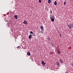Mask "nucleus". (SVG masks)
Listing matches in <instances>:
<instances>
[{
  "label": "nucleus",
  "instance_id": "1",
  "mask_svg": "<svg viewBox=\"0 0 73 73\" xmlns=\"http://www.w3.org/2000/svg\"><path fill=\"white\" fill-rule=\"evenodd\" d=\"M60 62H61L62 64L63 61H64V60H62V59H60L59 60Z\"/></svg>",
  "mask_w": 73,
  "mask_h": 73
},
{
  "label": "nucleus",
  "instance_id": "2",
  "mask_svg": "<svg viewBox=\"0 0 73 73\" xmlns=\"http://www.w3.org/2000/svg\"><path fill=\"white\" fill-rule=\"evenodd\" d=\"M23 23L24 24H25V25H27V24L28 23L27 21H24Z\"/></svg>",
  "mask_w": 73,
  "mask_h": 73
},
{
  "label": "nucleus",
  "instance_id": "3",
  "mask_svg": "<svg viewBox=\"0 0 73 73\" xmlns=\"http://www.w3.org/2000/svg\"><path fill=\"white\" fill-rule=\"evenodd\" d=\"M52 18V17H51L50 18V19L51 20V21H52V22H53V21H54V18Z\"/></svg>",
  "mask_w": 73,
  "mask_h": 73
},
{
  "label": "nucleus",
  "instance_id": "4",
  "mask_svg": "<svg viewBox=\"0 0 73 73\" xmlns=\"http://www.w3.org/2000/svg\"><path fill=\"white\" fill-rule=\"evenodd\" d=\"M68 27H69V28H70V29H72V27L71 26V25L70 24H69L68 25Z\"/></svg>",
  "mask_w": 73,
  "mask_h": 73
},
{
  "label": "nucleus",
  "instance_id": "5",
  "mask_svg": "<svg viewBox=\"0 0 73 73\" xmlns=\"http://www.w3.org/2000/svg\"><path fill=\"white\" fill-rule=\"evenodd\" d=\"M41 64H42L43 65H45V62H44V61H42Z\"/></svg>",
  "mask_w": 73,
  "mask_h": 73
},
{
  "label": "nucleus",
  "instance_id": "6",
  "mask_svg": "<svg viewBox=\"0 0 73 73\" xmlns=\"http://www.w3.org/2000/svg\"><path fill=\"white\" fill-rule=\"evenodd\" d=\"M27 54L28 56H31V53L29 52H27Z\"/></svg>",
  "mask_w": 73,
  "mask_h": 73
},
{
  "label": "nucleus",
  "instance_id": "7",
  "mask_svg": "<svg viewBox=\"0 0 73 73\" xmlns=\"http://www.w3.org/2000/svg\"><path fill=\"white\" fill-rule=\"evenodd\" d=\"M14 17L16 19H17V15H15L14 16Z\"/></svg>",
  "mask_w": 73,
  "mask_h": 73
},
{
  "label": "nucleus",
  "instance_id": "8",
  "mask_svg": "<svg viewBox=\"0 0 73 73\" xmlns=\"http://www.w3.org/2000/svg\"><path fill=\"white\" fill-rule=\"evenodd\" d=\"M43 28H44V27L42 26H41L40 27V28L42 30H43Z\"/></svg>",
  "mask_w": 73,
  "mask_h": 73
},
{
  "label": "nucleus",
  "instance_id": "9",
  "mask_svg": "<svg viewBox=\"0 0 73 73\" xmlns=\"http://www.w3.org/2000/svg\"><path fill=\"white\" fill-rule=\"evenodd\" d=\"M32 38V36L31 35H29V39H30L31 38Z\"/></svg>",
  "mask_w": 73,
  "mask_h": 73
},
{
  "label": "nucleus",
  "instance_id": "10",
  "mask_svg": "<svg viewBox=\"0 0 73 73\" xmlns=\"http://www.w3.org/2000/svg\"><path fill=\"white\" fill-rule=\"evenodd\" d=\"M56 64L58 66H60V63H59V62H57L56 63Z\"/></svg>",
  "mask_w": 73,
  "mask_h": 73
},
{
  "label": "nucleus",
  "instance_id": "11",
  "mask_svg": "<svg viewBox=\"0 0 73 73\" xmlns=\"http://www.w3.org/2000/svg\"><path fill=\"white\" fill-rule=\"evenodd\" d=\"M54 4L55 5H57V1H55L54 2Z\"/></svg>",
  "mask_w": 73,
  "mask_h": 73
},
{
  "label": "nucleus",
  "instance_id": "12",
  "mask_svg": "<svg viewBox=\"0 0 73 73\" xmlns=\"http://www.w3.org/2000/svg\"><path fill=\"white\" fill-rule=\"evenodd\" d=\"M48 3H49V4H50V3H51V1L50 0H48Z\"/></svg>",
  "mask_w": 73,
  "mask_h": 73
},
{
  "label": "nucleus",
  "instance_id": "13",
  "mask_svg": "<svg viewBox=\"0 0 73 73\" xmlns=\"http://www.w3.org/2000/svg\"><path fill=\"white\" fill-rule=\"evenodd\" d=\"M58 54H60V52L59 51H58Z\"/></svg>",
  "mask_w": 73,
  "mask_h": 73
},
{
  "label": "nucleus",
  "instance_id": "14",
  "mask_svg": "<svg viewBox=\"0 0 73 73\" xmlns=\"http://www.w3.org/2000/svg\"><path fill=\"white\" fill-rule=\"evenodd\" d=\"M30 33H31V34H33V32H32V31H31L30 32Z\"/></svg>",
  "mask_w": 73,
  "mask_h": 73
},
{
  "label": "nucleus",
  "instance_id": "15",
  "mask_svg": "<svg viewBox=\"0 0 73 73\" xmlns=\"http://www.w3.org/2000/svg\"><path fill=\"white\" fill-rule=\"evenodd\" d=\"M39 3H41V0H39Z\"/></svg>",
  "mask_w": 73,
  "mask_h": 73
},
{
  "label": "nucleus",
  "instance_id": "16",
  "mask_svg": "<svg viewBox=\"0 0 73 73\" xmlns=\"http://www.w3.org/2000/svg\"><path fill=\"white\" fill-rule=\"evenodd\" d=\"M64 5H66V2H64Z\"/></svg>",
  "mask_w": 73,
  "mask_h": 73
},
{
  "label": "nucleus",
  "instance_id": "17",
  "mask_svg": "<svg viewBox=\"0 0 73 73\" xmlns=\"http://www.w3.org/2000/svg\"><path fill=\"white\" fill-rule=\"evenodd\" d=\"M52 47H54V44H52Z\"/></svg>",
  "mask_w": 73,
  "mask_h": 73
},
{
  "label": "nucleus",
  "instance_id": "18",
  "mask_svg": "<svg viewBox=\"0 0 73 73\" xmlns=\"http://www.w3.org/2000/svg\"><path fill=\"white\" fill-rule=\"evenodd\" d=\"M53 12H52V11H50V13H52Z\"/></svg>",
  "mask_w": 73,
  "mask_h": 73
},
{
  "label": "nucleus",
  "instance_id": "19",
  "mask_svg": "<svg viewBox=\"0 0 73 73\" xmlns=\"http://www.w3.org/2000/svg\"><path fill=\"white\" fill-rule=\"evenodd\" d=\"M71 27H73V24L72 25H71Z\"/></svg>",
  "mask_w": 73,
  "mask_h": 73
},
{
  "label": "nucleus",
  "instance_id": "20",
  "mask_svg": "<svg viewBox=\"0 0 73 73\" xmlns=\"http://www.w3.org/2000/svg\"><path fill=\"white\" fill-rule=\"evenodd\" d=\"M19 47H20V46H18L17 47V49H18V48H19Z\"/></svg>",
  "mask_w": 73,
  "mask_h": 73
},
{
  "label": "nucleus",
  "instance_id": "21",
  "mask_svg": "<svg viewBox=\"0 0 73 73\" xmlns=\"http://www.w3.org/2000/svg\"><path fill=\"white\" fill-rule=\"evenodd\" d=\"M48 40H49L50 39V38H48Z\"/></svg>",
  "mask_w": 73,
  "mask_h": 73
},
{
  "label": "nucleus",
  "instance_id": "22",
  "mask_svg": "<svg viewBox=\"0 0 73 73\" xmlns=\"http://www.w3.org/2000/svg\"><path fill=\"white\" fill-rule=\"evenodd\" d=\"M71 65H72V66H73V64H71Z\"/></svg>",
  "mask_w": 73,
  "mask_h": 73
},
{
  "label": "nucleus",
  "instance_id": "23",
  "mask_svg": "<svg viewBox=\"0 0 73 73\" xmlns=\"http://www.w3.org/2000/svg\"><path fill=\"white\" fill-rule=\"evenodd\" d=\"M30 36H32V35H31V34H30Z\"/></svg>",
  "mask_w": 73,
  "mask_h": 73
},
{
  "label": "nucleus",
  "instance_id": "24",
  "mask_svg": "<svg viewBox=\"0 0 73 73\" xmlns=\"http://www.w3.org/2000/svg\"><path fill=\"white\" fill-rule=\"evenodd\" d=\"M60 36L61 37V35H60Z\"/></svg>",
  "mask_w": 73,
  "mask_h": 73
}]
</instances>
